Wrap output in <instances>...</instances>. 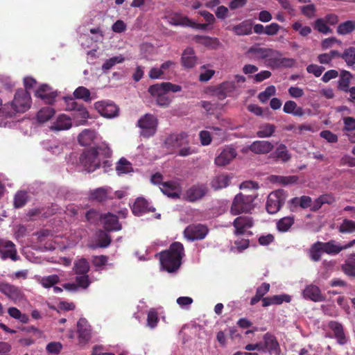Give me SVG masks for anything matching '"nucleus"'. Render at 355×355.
<instances>
[{"label":"nucleus","mask_w":355,"mask_h":355,"mask_svg":"<svg viewBox=\"0 0 355 355\" xmlns=\"http://www.w3.org/2000/svg\"><path fill=\"white\" fill-rule=\"evenodd\" d=\"M55 114V110L50 107L42 108L37 114V119L40 123H45Z\"/></svg>","instance_id":"nucleus-44"},{"label":"nucleus","mask_w":355,"mask_h":355,"mask_svg":"<svg viewBox=\"0 0 355 355\" xmlns=\"http://www.w3.org/2000/svg\"><path fill=\"white\" fill-rule=\"evenodd\" d=\"M282 55V54L280 51L269 48L266 62H267L268 65L270 67L278 68V63Z\"/></svg>","instance_id":"nucleus-37"},{"label":"nucleus","mask_w":355,"mask_h":355,"mask_svg":"<svg viewBox=\"0 0 355 355\" xmlns=\"http://www.w3.org/2000/svg\"><path fill=\"white\" fill-rule=\"evenodd\" d=\"M80 162L89 173L93 172L99 168L101 160L97 149L91 148L85 150L80 157Z\"/></svg>","instance_id":"nucleus-6"},{"label":"nucleus","mask_w":355,"mask_h":355,"mask_svg":"<svg viewBox=\"0 0 355 355\" xmlns=\"http://www.w3.org/2000/svg\"><path fill=\"white\" fill-rule=\"evenodd\" d=\"M66 104V110L73 111V117L77 120L78 125H84L89 116V112L82 103L75 101L71 96L63 97Z\"/></svg>","instance_id":"nucleus-4"},{"label":"nucleus","mask_w":355,"mask_h":355,"mask_svg":"<svg viewBox=\"0 0 355 355\" xmlns=\"http://www.w3.org/2000/svg\"><path fill=\"white\" fill-rule=\"evenodd\" d=\"M275 93H276L275 87L273 85H270V86H268V87H266L263 92L259 93V94L258 96V98L261 103H266L269 100V98L272 96H274L275 94Z\"/></svg>","instance_id":"nucleus-57"},{"label":"nucleus","mask_w":355,"mask_h":355,"mask_svg":"<svg viewBox=\"0 0 355 355\" xmlns=\"http://www.w3.org/2000/svg\"><path fill=\"white\" fill-rule=\"evenodd\" d=\"M338 232L343 234L355 232V221L345 218L338 227Z\"/></svg>","instance_id":"nucleus-48"},{"label":"nucleus","mask_w":355,"mask_h":355,"mask_svg":"<svg viewBox=\"0 0 355 355\" xmlns=\"http://www.w3.org/2000/svg\"><path fill=\"white\" fill-rule=\"evenodd\" d=\"M352 78V74L349 71L342 70L340 74V79L338 83V89L345 92H348Z\"/></svg>","instance_id":"nucleus-36"},{"label":"nucleus","mask_w":355,"mask_h":355,"mask_svg":"<svg viewBox=\"0 0 355 355\" xmlns=\"http://www.w3.org/2000/svg\"><path fill=\"white\" fill-rule=\"evenodd\" d=\"M355 30V21L348 20L340 24L337 27V33L345 35L352 33Z\"/></svg>","instance_id":"nucleus-45"},{"label":"nucleus","mask_w":355,"mask_h":355,"mask_svg":"<svg viewBox=\"0 0 355 355\" xmlns=\"http://www.w3.org/2000/svg\"><path fill=\"white\" fill-rule=\"evenodd\" d=\"M209 229L205 225L191 224L187 226L184 231V236L189 241L202 240L205 238Z\"/></svg>","instance_id":"nucleus-9"},{"label":"nucleus","mask_w":355,"mask_h":355,"mask_svg":"<svg viewBox=\"0 0 355 355\" xmlns=\"http://www.w3.org/2000/svg\"><path fill=\"white\" fill-rule=\"evenodd\" d=\"M232 225L234 227V234L235 236H241L248 234L252 235L251 231H248V229L252 228L254 225V221L252 217L249 216H240L236 217Z\"/></svg>","instance_id":"nucleus-7"},{"label":"nucleus","mask_w":355,"mask_h":355,"mask_svg":"<svg viewBox=\"0 0 355 355\" xmlns=\"http://www.w3.org/2000/svg\"><path fill=\"white\" fill-rule=\"evenodd\" d=\"M257 195L252 194H243L239 193L235 196L230 208V213L234 215H239L243 213L250 212L254 209L253 202L255 200Z\"/></svg>","instance_id":"nucleus-3"},{"label":"nucleus","mask_w":355,"mask_h":355,"mask_svg":"<svg viewBox=\"0 0 355 355\" xmlns=\"http://www.w3.org/2000/svg\"><path fill=\"white\" fill-rule=\"evenodd\" d=\"M287 198L286 192L283 189H277L271 192L267 198L266 208L270 214H275L279 211L285 203Z\"/></svg>","instance_id":"nucleus-5"},{"label":"nucleus","mask_w":355,"mask_h":355,"mask_svg":"<svg viewBox=\"0 0 355 355\" xmlns=\"http://www.w3.org/2000/svg\"><path fill=\"white\" fill-rule=\"evenodd\" d=\"M328 327L333 331L334 338L338 344L343 345L347 343V339L341 323L332 320L329 322Z\"/></svg>","instance_id":"nucleus-20"},{"label":"nucleus","mask_w":355,"mask_h":355,"mask_svg":"<svg viewBox=\"0 0 355 355\" xmlns=\"http://www.w3.org/2000/svg\"><path fill=\"white\" fill-rule=\"evenodd\" d=\"M164 83L160 84H155L149 87L148 92L153 96L156 98L159 96V95L165 93L164 87L163 86Z\"/></svg>","instance_id":"nucleus-63"},{"label":"nucleus","mask_w":355,"mask_h":355,"mask_svg":"<svg viewBox=\"0 0 355 355\" xmlns=\"http://www.w3.org/2000/svg\"><path fill=\"white\" fill-rule=\"evenodd\" d=\"M0 292L14 302L20 301L24 297L19 287L3 281H0Z\"/></svg>","instance_id":"nucleus-13"},{"label":"nucleus","mask_w":355,"mask_h":355,"mask_svg":"<svg viewBox=\"0 0 355 355\" xmlns=\"http://www.w3.org/2000/svg\"><path fill=\"white\" fill-rule=\"evenodd\" d=\"M62 349V345L60 342L49 343L46 347L48 353L52 354H58Z\"/></svg>","instance_id":"nucleus-64"},{"label":"nucleus","mask_w":355,"mask_h":355,"mask_svg":"<svg viewBox=\"0 0 355 355\" xmlns=\"http://www.w3.org/2000/svg\"><path fill=\"white\" fill-rule=\"evenodd\" d=\"M294 222L295 219L293 216L284 217L277 222V229L280 232H288L294 224Z\"/></svg>","instance_id":"nucleus-42"},{"label":"nucleus","mask_w":355,"mask_h":355,"mask_svg":"<svg viewBox=\"0 0 355 355\" xmlns=\"http://www.w3.org/2000/svg\"><path fill=\"white\" fill-rule=\"evenodd\" d=\"M58 95L56 90H53L46 84L41 85L35 92V96L43 100L46 103L51 105L55 101Z\"/></svg>","instance_id":"nucleus-15"},{"label":"nucleus","mask_w":355,"mask_h":355,"mask_svg":"<svg viewBox=\"0 0 355 355\" xmlns=\"http://www.w3.org/2000/svg\"><path fill=\"white\" fill-rule=\"evenodd\" d=\"M137 125L141 128L143 137H150L156 132L157 120L153 115L146 114L138 121Z\"/></svg>","instance_id":"nucleus-8"},{"label":"nucleus","mask_w":355,"mask_h":355,"mask_svg":"<svg viewBox=\"0 0 355 355\" xmlns=\"http://www.w3.org/2000/svg\"><path fill=\"white\" fill-rule=\"evenodd\" d=\"M194 40L196 43L212 49H216L220 45L219 40L216 37H211L206 35H196L194 37Z\"/></svg>","instance_id":"nucleus-29"},{"label":"nucleus","mask_w":355,"mask_h":355,"mask_svg":"<svg viewBox=\"0 0 355 355\" xmlns=\"http://www.w3.org/2000/svg\"><path fill=\"white\" fill-rule=\"evenodd\" d=\"M269 48H262L258 46H251L246 54L250 59L253 60H265L266 59L267 53Z\"/></svg>","instance_id":"nucleus-30"},{"label":"nucleus","mask_w":355,"mask_h":355,"mask_svg":"<svg viewBox=\"0 0 355 355\" xmlns=\"http://www.w3.org/2000/svg\"><path fill=\"white\" fill-rule=\"evenodd\" d=\"M95 109L104 117L113 118L118 115L119 107L110 101H101L94 103Z\"/></svg>","instance_id":"nucleus-12"},{"label":"nucleus","mask_w":355,"mask_h":355,"mask_svg":"<svg viewBox=\"0 0 355 355\" xmlns=\"http://www.w3.org/2000/svg\"><path fill=\"white\" fill-rule=\"evenodd\" d=\"M155 208L149 207L148 201L144 198H138L136 199L132 207V211L135 216H141L145 213L154 211Z\"/></svg>","instance_id":"nucleus-22"},{"label":"nucleus","mask_w":355,"mask_h":355,"mask_svg":"<svg viewBox=\"0 0 355 355\" xmlns=\"http://www.w3.org/2000/svg\"><path fill=\"white\" fill-rule=\"evenodd\" d=\"M60 282V277L57 275H51L43 277L40 279V284L46 288H51Z\"/></svg>","instance_id":"nucleus-53"},{"label":"nucleus","mask_w":355,"mask_h":355,"mask_svg":"<svg viewBox=\"0 0 355 355\" xmlns=\"http://www.w3.org/2000/svg\"><path fill=\"white\" fill-rule=\"evenodd\" d=\"M237 153L235 148L227 146L221 153L215 158V164L218 166H224L230 164V162L236 157Z\"/></svg>","instance_id":"nucleus-18"},{"label":"nucleus","mask_w":355,"mask_h":355,"mask_svg":"<svg viewBox=\"0 0 355 355\" xmlns=\"http://www.w3.org/2000/svg\"><path fill=\"white\" fill-rule=\"evenodd\" d=\"M104 230L107 232H116L122 229L117 216L108 212L101 217Z\"/></svg>","instance_id":"nucleus-16"},{"label":"nucleus","mask_w":355,"mask_h":355,"mask_svg":"<svg viewBox=\"0 0 355 355\" xmlns=\"http://www.w3.org/2000/svg\"><path fill=\"white\" fill-rule=\"evenodd\" d=\"M324 253L330 255L339 254L342 250L352 248L354 245V241H349L344 245H338L334 240H330L328 242H321L320 244Z\"/></svg>","instance_id":"nucleus-17"},{"label":"nucleus","mask_w":355,"mask_h":355,"mask_svg":"<svg viewBox=\"0 0 355 355\" xmlns=\"http://www.w3.org/2000/svg\"><path fill=\"white\" fill-rule=\"evenodd\" d=\"M314 28L318 32L324 34L331 32V28L327 25L326 21L322 18L316 19L314 24Z\"/></svg>","instance_id":"nucleus-60"},{"label":"nucleus","mask_w":355,"mask_h":355,"mask_svg":"<svg viewBox=\"0 0 355 355\" xmlns=\"http://www.w3.org/2000/svg\"><path fill=\"white\" fill-rule=\"evenodd\" d=\"M284 112L293 114L295 116H302L304 114V109L297 106L293 101H287L283 107Z\"/></svg>","instance_id":"nucleus-33"},{"label":"nucleus","mask_w":355,"mask_h":355,"mask_svg":"<svg viewBox=\"0 0 355 355\" xmlns=\"http://www.w3.org/2000/svg\"><path fill=\"white\" fill-rule=\"evenodd\" d=\"M187 137V134L184 132L179 134H171L167 137L164 144L167 147H180L184 144Z\"/></svg>","instance_id":"nucleus-26"},{"label":"nucleus","mask_w":355,"mask_h":355,"mask_svg":"<svg viewBox=\"0 0 355 355\" xmlns=\"http://www.w3.org/2000/svg\"><path fill=\"white\" fill-rule=\"evenodd\" d=\"M161 191L169 197H178L180 191L179 184L175 181H167L162 183Z\"/></svg>","instance_id":"nucleus-28"},{"label":"nucleus","mask_w":355,"mask_h":355,"mask_svg":"<svg viewBox=\"0 0 355 355\" xmlns=\"http://www.w3.org/2000/svg\"><path fill=\"white\" fill-rule=\"evenodd\" d=\"M342 268L346 275L355 277V259L346 261Z\"/></svg>","instance_id":"nucleus-61"},{"label":"nucleus","mask_w":355,"mask_h":355,"mask_svg":"<svg viewBox=\"0 0 355 355\" xmlns=\"http://www.w3.org/2000/svg\"><path fill=\"white\" fill-rule=\"evenodd\" d=\"M116 171L118 175L125 174L133 171L132 164L125 158L122 157L119 159L116 166Z\"/></svg>","instance_id":"nucleus-46"},{"label":"nucleus","mask_w":355,"mask_h":355,"mask_svg":"<svg viewBox=\"0 0 355 355\" xmlns=\"http://www.w3.org/2000/svg\"><path fill=\"white\" fill-rule=\"evenodd\" d=\"M73 270L76 275L87 274L89 270V263L86 259H80L75 261Z\"/></svg>","instance_id":"nucleus-41"},{"label":"nucleus","mask_w":355,"mask_h":355,"mask_svg":"<svg viewBox=\"0 0 355 355\" xmlns=\"http://www.w3.org/2000/svg\"><path fill=\"white\" fill-rule=\"evenodd\" d=\"M198 58L195 55L193 49L187 47L182 53L181 57L182 64L184 68L191 69L197 64Z\"/></svg>","instance_id":"nucleus-23"},{"label":"nucleus","mask_w":355,"mask_h":355,"mask_svg":"<svg viewBox=\"0 0 355 355\" xmlns=\"http://www.w3.org/2000/svg\"><path fill=\"white\" fill-rule=\"evenodd\" d=\"M184 249L180 242H173L169 249L159 253V260L162 267L168 272L177 270L180 265Z\"/></svg>","instance_id":"nucleus-1"},{"label":"nucleus","mask_w":355,"mask_h":355,"mask_svg":"<svg viewBox=\"0 0 355 355\" xmlns=\"http://www.w3.org/2000/svg\"><path fill=\"white\" fill-rule=\"evenodd\" d=\"M105 230H100L97 232V246L99 248H105L108 247L111 242L112 238Z\"/></svg>","instance_id":"nucleus-43"},{"label":"nucleus","mask_w":355,"mask_h":355,"mask_svg":"<svg viewBox=\"0 0 355 355\" xmlns=\"http://www.w3.org/2000/svg\"><path fill=\"white\" fill-rule=\"evenodd\" d=\"M73 96L75 98L82 99L85 102L91 101L90 91L83 86H80L75 89Z\"/></svg>","instance_id":"nucleus-50"},{"label":"nucleus","mask_w":355,"mask_h":355,"mask_svg":"<svg viewBox=\"0 0 355 355\" xmlns=\"http://www.w3.org/2000/svg\"><path fill=\"white\" fill-rule=\"evenodd\" d=\"M231 181V177L227 174H219L214 177L211 182L210 186L214 191H218L227 187Z\"/></svg>","instance_id":"nucleus-25"},{"label":"nucleus","mask_w":355,"mask_h":355,"mask_svg":"<svg viewBox=\"0 0 355 355\" xmlns=\"http://www.w3.org/2000/svg\"><path fill=\"white\" fill-rule=\"evenodd\" d=\"M270 285L268 283L263 282L256 290L255 295L251 298L250 304L255 305L259 302L263 296L270 291Z\"/></svg>","instance_id":"nucleus-38"},{"label":"nucleus","mask_w":355,"mask_h":355,"mask_svg":"<svg viewBox=\"0 0 355 355\" xmlns=\"http://www.w3.org/2000/svg\"><path fill=\"white\" fill-rule=\"evenodd\" d=\"M341 58L348 66L354 65L355 64V48L349 47L346 49L342 53Z\"/></svg>","instance_id":"nucleus-54"},{"label":"nucleus","mask_w":355,"mask_h":355,"mask_svg":"<svg viewBox=\"0 0 355 355\" xmlns=\"http://www.w3.org/2000/svg\"><path fill=\"white\" fill-rule=\"evenodd\" d=\"M77 331L80 343H87L91 338V329L86 319H79L77 322Z\"/></svg>","instance_id":"nucleus-21"},{"label":"nucleus","mask_w":355,"mask_h":355,"mask_svg":"<svg viewBox=\"0 0 355 355\" xmlns=\"http://www.w3.org/2000/svg\"><path fill=\"white\" fill-rule=\"evenodd\" d=\"M209 192V189L205 184L198 183L189 188L185 193L186 200L191 202H195L202 199Z\"/></svg>","instance_id":"nucleus-11"},{"label":"nucleus","mask_w":355,"mask_h":355,"mask_svg":"<svg viewBox=\"0 0 355 355\" xmlns=\"http://www.w3.org/2000/svg\"><path fill=\"white\" fill-rule=\"evenodd\" d=\"M303 296L305 299L313 302H322L325 300V297L321 293L318 286L313 284L308 285L303 290Z\"/></svg>","instance_id":"nucleus-19"},{"label":"nucleus","mask_w":355,"mask_h":355,"mask_svg":"<svg viewBox=\"0 0 355 355\" xmlns=\"http://www.w3.org/2000/svg\"><path fill=\"white\" fill-rule=\"evenodd\" d=\"M263 352L271 355H280L281 348L277 338L270 332H267L263 337Z\"/></svg>","instance_id":"nucleus-14"},{"label":"nucleus","mask_w":355,"mask_h":355,"mask_svg":"<svg viewBox=\"0 0 355 355\" xmlns=\"http://www.w3.org/2000/svg\"><path fill=\"white\" fill-rule=\"evenodd\" d=\"M292 28L294 31H298L300 35L302 37H306L312 31L310 26H303L302 23H300V21L295 22L292 25Z\"/></svg>","instance_id":"nucleus-59"},{"label":"nucleus","mask_w":355,"mask_h":355,"mask_svg":"<svg viewBox=\"0 0 355 355\" xmlns=\"http://www.w3.org/2000/svg\"><path fill=\"white\" fill-rule=\"evenodd\" d=\"M159 322L158 313L155 309H151L147 315V325L151 329L155 328Z\"/></svg>","instance_id":"nucleus-58"},{"label":"nucleus","mask_w":355,"mask_h":355,"mask_svg":"<svg viewBox=\"0 0 355 355\" xmlns=\"http://www.w3.org/2000/svg\"><path fill=\"white\" fill-rule=\"evenodd\" d=\"M72 125L71 118L66 114H60L56 121L52 124L51 129L60 131L69 129Z\"/></svg>","instance_id":"nucleus-27"},{"label":"nucleus","mask_w":355,"mask_h":355,"mask_svg":"<svg viewBox=\"0 0 355 355\" xmlns=\"http://www.w3.org/2000/svg\"><path fill=\"white\" fill-rule=\"evenodd\" d=\"M275 129V125L265 123L260 126L259 130L257 132V136L259 138L269 137L273 135Z\"/></svg>","instance_id":"nucleus-47"},{"label":"nucleus","mask_w":355,"mask_h":355,"mask_svg":"<svg viewBox=\"0 0 355 355\" xmlns=\"http://www.w3.org/2000/svg\"><path fill=\"white\" fill-rule=\"evenodd\" d=\"M175 26H189L195 29H200V30H205L208 26L207 24H199L194 22L189 19L188 17H185L181 19L180 21L175 22L173 24Z\"/></svg>","instance_id":"nucleus-49"},{"label":"nucleus","mask_w":355,"mask_h":355,"mask_svg":"<svg viewBox=\"0 0 355 355\" xmlns=\"http://www.w3.org/2000/svg\"><path fill=\"white\" fill-rule=\"evenodd\" d=\"M320 244V241H317L310 248V257L313 261H319L321 259L322 254L324 253Z\"/></svg>","instance_id":"nucleus-51"},{"label":"nucleus","mask_w":355,"mask_h":355,"mask_svg":"<svg viewBox=\"0 0 355 355\" xmlns=\"http://www.w3.org/2000/svg\"><path fill=\"white\" fill-rule=\"evenodd\" d=\"M28 200V196L25 191L17 192L14 198V207L21 208L24 207Z\"/></svg>","instance_id":"nucleus-56"},{"label":"nucleus","mask_w":355,"mask_h":355,"mask_svg":"<svg viewBox=\"0 0 355 355\" xmlns=\"http://www.w3.org/2000/svg\"><path fill=\"white\" fill-rule=\"evenodd\" d=\"M0 257L3 260L10 259L15 261L19 259L16 245L12 241L0 238Z\"/></svg>","instance_id":"nucleus-10"},{"label":"nucleus","mask_w":355,"mask_h":355,"mask_svg":"<svg viewBox=\"0 0 355 355\" xmlns=\"http://www.w3.org/2000/svg\"><path fill=\"white\" fill-rule=\"evenodd\" d=\"M101 216H101L99 212L94 209H89L85 214V219L89 223H96Z\"/></svg>","instance_id":"nucleus-62"},{"label":"nucleus","mask_w":355,"mask_h":355,"mask_svg":"<svg viewBox=\"0 0 355 355\" xmlns=\"http://www.w3.org/2000/svg\"><path fill=\"white\" fill-rule=\"evenodd\" d=\"M110 189L103 187L98 188L91 191L89 197L92 200L99 202H105L108 199H112L114 197L109 196Z\"/></svg>","instance_id":"nucleus-32"},{"label":"nucleus","mask_w":355,"mask_h":355,"mask_svg":"<svg viewBox=\"0 0 355 355\" xmlns=\"http://www.w3.org/2000/svg\"><path fill=\"white\" fill-rule=\"evenodd\" d=\"M344 126L343 128V132L346 136L348 137V139L350 142L354 143L355 140L354 137L352 136L349 132L355 130V118L352 116H345L343 119Z\"/></svg>","instance_id":"nucleus-35"},{"label":"nucleus","mask_w":355,"mask_h":355,"mask_svg":"<svg viewBox=\"0 0 355 355\" xmlns=\"http://www.w3.org/2000/svg\"><path fill=\"white\" fill-rule=\"evenodd\" d=\"M95 138L94 131L89 129H85L79 134L78 140L79 144L83 146H89Z\"/></svg>","instance_id":"nucleus-39"},{"label":"nucleus","mask_w":355,"mask_h":355,"mask_svg":"<svg viewBox=\"0 0 355 355\" xmlns=\"http://www.w3.org/2000/svg\"><path fill=\"white\" fill-rule=\"evenodd\" d=\"M76 284H65L64 285V288H66V289H68V290H75L77 286L78 287H80L82 288H87L91 282L89 281V276L85 274V275H79L78 276H77L76 277Z\"/></svg>","instance_id":"nucleus-31"},{"label":"nucleus","mask_w":355,"mask_h":355,"mask_svg":"<svg viewBox=\"0 0 355 355\" xmlns=\"http://www.w3.org/2000/svg\"><path fill=\"white\" fill-rule=\"evenodd\" d=\"M32 104V99L28 91L18 89L13 100L2 107V112L8 116H12L17 113H24L28 111Z\"/></svg>","instance_id":"nucleus-2"},{"label":"nucleus","mask_w":355,"mask_h":355,"mask_svg":"<svg viewBox=\"0 0 355 355\" xmlns=\"http://www.w3.org/2000/svg\"><path fill=\"white\" fill-rule=\"evenodd\" d=\"M271 156L282 162H287L291 158L286 146L283 144H279L277 147L276 150L271 154Z\"/></svg>","instance_id":"nucleus-34"},{"label":"nucleus","mask_w":355,"mask_h":355,"mask_svg":"<svg viewBox=\"0 0 355 355\" xmlns=\"http://www.w3.org/2000/svg\"><path fill=\"white\" fill-rule=\"evenodd\" d=\"M252 24L248 21L234 26L232 28L233 31L237 35H248L252 33Z\"/></svg>","instance_id":"nucleus-40"},{"label":"nucleus","mask_w":355,"mask_h":355,"mask_svg":"<svg viewBox=\"0 0 355 355\" xmlns=\"http://www.w3.org/2000/svg\"><path fill=\"white\" fill-rule=\"evenodd\" d=\"M175 67L176 63L171 60H168L162 64L160 69L163 75L164 76V78H169L171 75H173L175 73Z\"/></svg>","instance_id":"nucleus-52"},{"label":"nucleus","mask_w":355,"mask_h":355,"mask_svg":"<svg viewBox=\"0 0 355 355\" xmlns=\"http://www.w3.org/2000/svg\"><path fill=\"white\" fill-rule=\"evenodd\" d=\"M273 145L268 141H255L249 146V150L255 154H267L273 149Z\"/></svg>","instance_id":"nucleus-24"},{"label":"nucleus","mask_w":355,"mask_h":355,"mask_svg":"<svg viewBox=\"0 0 355 355\" xmlns=\"http://www.w3.org/2000/svg\"><path fill=\"white\" fill-rule=\"evenodd\" d=\"M125 58L122 55L114 56L107 60L102 66V69L104 71H108L112 69L116 64L122 63L124 62Z\"/></svg>","instance_id":"nucleus-55"}]
</instances>
